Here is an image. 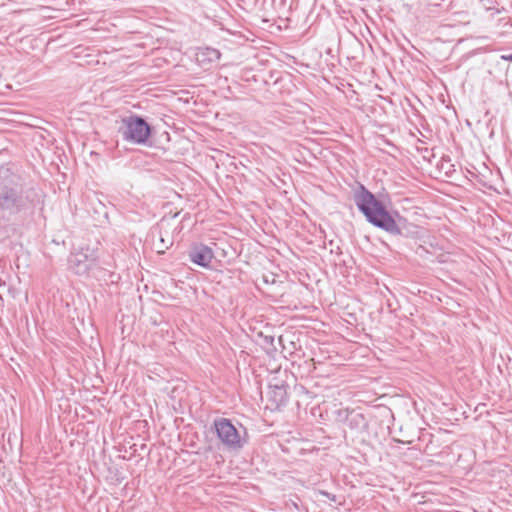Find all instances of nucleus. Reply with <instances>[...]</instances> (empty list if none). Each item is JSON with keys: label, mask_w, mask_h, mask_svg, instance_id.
<instances>
[{"label": "nucleus", "mask_w": 512, "mask_h": 512, "mask_svg": "<svg viewBox=\"0 0 512 512\" xmlns=\"http://www.w3.org/2000/svg\"><path fill=\"white\" fill-rule=\"evenodd\" d=\"M267 395L268 399L271 401L272 405L275 408H278L279 406L284 405L286 403L287 393L284 385L269 386Z\"/></svg>", "instance_id": "obj_8"}, {"label": "nucleus", "mask_w": 512, "mask_h": 512, "mask_svg": "<svg viewBox=\"0 0 512 512\" xmlns=\"http://www.w3.org/2000/svg\"><path fill=\"white\" fill-rule=\"evenodd\" d=\"M160 242L163 244L161 248H168V245L165 243V240L163 237L160 238Z\"/></svg>", "instance_id": "obj_12"}, {"label": "nucleus", "mask_w": 512, "mask_h": 512, "mask_svg": "<svg viewBox=\"0 0 512 512\" xmlns=\"http://www.w3.org/2000/svg\"><path fill=\"white\" fill-rule=\"evenodd\" d=\"M119 132L122 138L133 144H146L151 135V126L138 115L124 117Z\"/></svg>", "instance_id": "obj_2"}, {"label": "nucleus", "mask_w": 512, "mask_h": 512, "mask_svg": "<svg viewBox=\"0 0 512 512\" xmlns=\"http://www.w3.org/2000/svg\"><path fill=\"white\" fill-rule=\"evenodd\" d=\"M209 60L219 59L220 53L215 49H208Z\"/></svg>", "instance_id": "obj_9"}, {"label": "nucleus", "mask_w": 512, "mask_h": 512, "mask_svg": "<svg viewBox=\"0 0 512 512\" xmlns=\"http://www.w3.org/2000/svg\"><path fill=\"white\" fill-rule=\"evenodd\" d=\"M354 201L368 222L391 234H400V228L386 210L384 204L377 200L375 195L366 189L364 185L360 184L359 189L355 191Z\"/></svg>", "instance_id": "obj_1"}, {"label": "nucleus", "mask_w": 512, "mask_h": 512, "mask_svg": "<svg viewBox=\"0 0 512 512\" xmlns=\"http://www.w3.org/2000/svg\"><path fill=\"white\" fill-rule=\"evenodd\" d=\"M320 494H322L323 496L327 497L329 500L333 501V502H336V496L334 494H331L327 491H320Z\"/></svg>", "instance_id": "obj_10"}, {"label": "nucleus", "mask_w": 512, "mask_h": 512, "mask_svg": "<svg viewBox=\"0 0 512 512\" xmlns=\"http://www.w3.org/2000/svg\"><path fill=\"white\" fill-rule=\"evenodd\" d=\"M188 257L194 264L208 268L214 258L213 250L205 244H193L188 252Z\"/></svg>", "instance_id": "obj_6"}, {"label": "nucleus", "mask_w": 512, "mask_h": 512, "mask_svg": "<svg viewBox=\"0 0 512 512\" xmlns=\"http://www.w3.org/2000/svg\"><path fill=\"white\" fill-rule=\"evenodd\" d=\"M214 428L221 443L230 450H239L243 447L241 435L238 429L227 418L214 420Z\"/></svg>", "instance_id": "obj_4"}, {"label": "nucleus", "mask_w": 512, "mask_h": 512, "mask_svg": "<svg viewBox=\"0 0 512 512\" xmlns=\"http://www.w3.org/2000/svg\"><path fill=\"white\" fill-rule=\"evenodd\" d=\"M503 60L505 61H509V62H512V53L511 54H508V55H502L501 57Z\"/></svg>", "instance_id": "obj_11"}, {"label": "nucleus", "mask_w": 512, "mask_h": 512, "mask_svg": "<svg viewBox=\"0 0 512 512\" xmlns=\"http://www.w3.org/2000/svg\"><path fill=\"white\" fill-rule=\"evenodd\" d=\"M26 206L23 191L16 185H0V211L16 214Z\"/></svg>", "instance_id": "obj_5"}, {"label": "nucleus", "mask_w": 512, "mask_h": 512, "mask_svg": "<svg viewBox=\"0 0 512 512\" xmlns=\"http://www.w3.org/2000/svg\"><path fill=\"white\" fill-rule=\"evenodd\" d=\"M338 417L340 419H345L347 425L352 430H361L366 426L363 414L355 411H349L348 409L340 410L338 412Z\"/></svg>", "instance_id": "obj_7"}, {"label": "nucleus", "mask_w": 512, "mask_h": 512, "mask_svg": "<svg viewBox=\"0 0 512 512\" xmlns=\"http://www.w3.org/2000/svg\"><path fill=\"white\" fill-rule=\"evenodd\" d=\"M97 249L85 246L71 252L68 258L69 269L77 275H86L96 266Z\"/></svg>", "instance_id": "obj_3"}]
</instances>
